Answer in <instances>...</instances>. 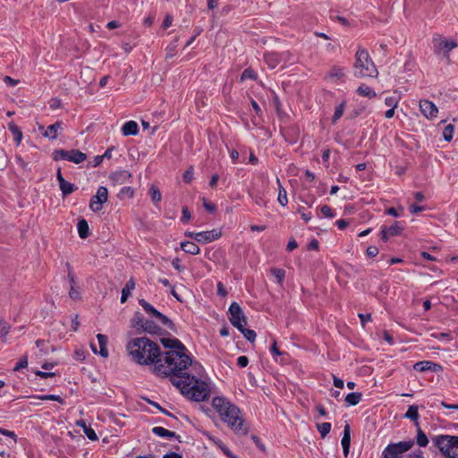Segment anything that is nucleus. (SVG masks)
<instances>
[{
    "mask_svg": "<svg viewBox=\"0 0 458 458\" xmlns=\"http://www.w3.org/2000/svg\"><path fill=\"white\" fill-rule=\"evenodd\" d=\"M162 344L168 351L162 354L164 363H159L156 368H152V371L158 377L171 375L173 371H180L182 369H188L191 366V369H202V366L198 362H192L190 355L187 353L186 347L182 342L176 338H162Z\"/></svg>",
    "mask_w": 458,
    "mask_h": 458,
    "instance_id": "nucleus-1",
    "label": "nucleus"
},
{
    "mask_svg": "<svg viewBox=\"0 0 458 458\" xmlns=\"http://www.w3.org/2000/svg\"><path fill=\"white\" fill-rule=\"evenodd\" d=\"M203 369L199 370L191 369V366L188 369H182L180 371H173L171 375H165L163 377H169L174 386L180 389L181 393L187 398L195 402L205 401L209 397L210 390L208 385L192 375L194 371L198 376H201Z\"/></svg>",
    "mask_w": 458,
    "mask_h": 458,
    "instance_id": "nucleus-2",
    "label": "nucleus"
},
{
    "mask_svg": "<svg viewBox=\"0 0 458 458\" xmlns=\"http://www.w3.org/2000/svg\"><path fill=\"white\" fill-rule=\"evenodd\" d=\"M130 358L140 365H153L164 363L160 348L157 343L148 337H135L126 344Z\"/></svg>",
    "mask_w": 458,
    "mask_h": 458,
    "instance_id": "nucleus-3",
    "label": "nucleus"
},
{
    "mask_svg": "<svg viewBox=\"0 0 458 458\" xmlns=\"http://www.w3.org/2000/svg\"><path fill=\"white\" fill-rule=\"evenodd\" d=\"M212 406L228 427L234 429H242L244 427L245 418L243 412L225 397L216 396L213 398Z\"/></svg>",
    "mask_w": 458,
    "mask_h": 458,
    "instance_id": "nucleus-4",
    "label": "nucleus"
},
{
    "mask_svg": "<svg viewBox=\"0 0 458 458\" xmlns=\"http://www.w3.org/2000/svg\"><path fill=\"white\" fill-rule=\"evenodd\" d=\"M353 74L357 78H376L378 75V71L373 60L364 48L359 47L356 51Z\"/></svg>",
    "mask_w": 458,
    "mask_h": 458,
    "instance_id": "nucleus-5",
    "label": "nucleus"
},
{
    "mask_svg": "<svg viewBox=\"0 0 458 458\" xmlns=\"http://www.w3.org/2000/svg\"><path fill=\"white\" fill-rule=\"evenodd\" d=\"M435 445L446 457L458 458V437L441 435L434 439Z\"/></svg>",
    "mask_w": 458,
    "mask_h": 458,
    "instance_id": "nucleus-6",
    "label": "nucleus"
},
{
    "mask_svg": "<svg viewBox=\"0 0 458 458\" xmlns=\"http://www.w3.org/2000/svg\"><path fill=\"white\" fill-rule=\"evenodd\" d=\"M434 53L437 55H442L446 61L450 62V52L457 47L454 40H448L442 36L433 38Z\"/></svg>",
    "mask_w": 458,
    "mask_h": 458,
    "instance_id": "nucleus-7",
    "label": "nucleus"
},
{
    "mask_svg": "<svg viewBox=\"0 0 458 458\" xmlns=\"http://www.w3.org/2000/svg\"><path fill=\"white\" fill-rule=\"evenodd\" d=\"M55 161L68 160L74 164H81L86 160L87 156L79 149H72L70 151L65 149H56L52 154Z\"/></svg>",
    "mask_w": 458,
    "mask_h": 458,
    "instance_id": "nucleus-8",
    "label": "nucleus"
},
{
    "mask_svg": "<svg viewBox=\"0 0 458 458\" xmlns=\"http://www.w3.org/2000/svg\"><path fill=\"white\" fill-rule=\"evenodd\" d=\"M228 318L231 324L237 329H242V326L247 325V318L237 302H233L229 306Z\"/></svg>",
    "mask_w": 458,
    "mask_h": 458,
    "instance_id": "nucleus-9",
    "label": "nucleus"
},
{
    "mask_svg": "<svg viewBox=\"0 0 458 458\" xmlns=\"http://www.w3.org/2000/svg\"><path fill=\"white\" fill-rule=\"evenodd\" d=\"M139 304L149 316L156 318L163 326L166 327L169 329H174V324L173 323V321L170 318H168L165 315L159 312L147 301H145L144 299H140Z\"/></svg>",
    "mask_w": 458,
    "mask_h": 458,
    "instance_id": "nucleus-10",
    "label": "nucleus"
},
{
    "mask_svg": "<svg viewBox=\"0 0 458 458\" xmlns=\"http://www.w3.org/2000/svg\"><path fill=\"white\" fill-rule=\"evenodd\" d=\"M412 445L411 441L389 445L384 451V458H401V455Z\"/></svg>",
    "mask_w": 458,
    "mask_h": 458,
    "instance_id": "nucleus-11",
    "label": "nucleus"
},
{
    "mask_svg": "<svg viewBox=\"0 0 458 458\" xmlns=\"http://www.w3.org/2000/svg\"><path fill=\"white\" fill-rule=\"evenodd\" d=\"M108 191L105 186H99L96 195H93L89 201V208L93 212H98L102 209V205L107 201Z\"/></svg>",
    "mask_w": 458,
    "mask_h": 458,
    "instance_id": "nucleus-12",
    "label": "nucleus"
},
{
    "mask_svg": "<svg viewBox=\"0 0 458 458\" xmlns=\"http://www.w3.org/2000/svg\"><path fill=\"white\" fill-rule=\"evenodd\" d=\"M419 106L426 118L432 120L437 116L438 109L432 101L422 99L420 101Z\"/></svg>",
    "mask_w": 458,
    "mask_h": 458,
    "instance_id": "nucleus-13",
    "label": "nucleus"
},
{
    "mask_svg": "<svg viewBox=\"0 0 458 458\" xmlns=\"http://www.w3.org/2000/svg\"><path fill=\"white\" fill-rule=\"evenodd\" d=\"M413 369L416 371L420 372H426V371H432L435 373H439L443 371L442 365L438 363H435L431 360H421L418 361L413 365Z\"/></svg>",
    "mask_w": 458,
    "mask_h": 458,
    "instance_id": "nucleus-14",
    "label": "nucleus"
},
{
    "mask_svg": "<svg viewBox=\"0 0 458 458\" xmlns=\"http://www.w3.org/2000/svg\"><path fill=\"white\" fill-rule=\"evenodd\" d=\"M222 235L221 230L213 229L210 231L199 232L196 234V241L202 244L208 243L219 239Z\"/></svg>",
    "mask_w": 458,
    "mask_h": 458,
    "instance_id": "nucleus-15",
    "label": "nucleus"
},
{
    "mask_svg": "<svg viewBox=\"0 0 458 458\" xmlns=\"http://www.w3.org/2000/svg\"><path fill=\"white\" fill-rule=\"evenodd\" d=\"M403 230V225L401 222L396 221L389 227H381V238L384 242H387L391 236H396L401 234Z\"/></svg>",
    "mask_w": 458,
    "mask_h": 458,
    "instance_id": "nucleus-16",
    "label": "nucleus"
},
{
    "mask_svg": "<svg viewBox=\"0 0 458 458\" xmlns=\"http://www.w3.org/2000/svg\"><path fill=\"white\" fill-rule=\"evenodd\" d=\"M131 174L126 170H119L111 174L109 176L110 181L114 185L124 184L130 182Z\"/></svg>",
    "mask_w": 458,
    "mask_h": 458,
    "instance_id": "nucleus-17",
    "label": "nucleus"
},
{
    "mask_svg": "<svg viewBox=\"0 0 458 458\" xmlns=\"http://www.w3.org/2000/svg\"><path fill=\"white\" fill-rule=\"evenodd\" d=\"M63 122L56 121L55 123L47 126L45 131L42 132L43 136L50 140H55L58 137V132L63 130Z\"/></svg>",
    "mask_w": 458,
    "mask_h": 458,
    "instance_id": "nucleus-18",
    "label": "nucleus"
},
{
    "mask_svg": "<svg viewBox=\"0 0 458 458\" xmlns=\"http://www.w3.org/2000/svg\"><path fill=\"white\" fill-rule=\"evenodd\" d=\"M97 338H98L99 349H100L98 353L104 358L107 357L108 356V350L106 348V344H107V341H108L107 336L105 335H102V334H98ZM91 348L95 353H98L97 348L94 344H91Z\"/></svg>",
    "mask_w": 458,
    "mask_h": 458,
    "instance_id": "nucleus-19",
    "label": "nucleus"
},
{
    "mask_svg": "<svg viewBox=\"0 0 458 458\" xmlns=\"http://www.w3.org/2000/svg\"><path fill=\"white\" fill-rule=\"evenodd\" d=\"M140 328L148 334L157 335L160 332V327L152 320L140 318Z\"/></svg>",
    "mask_w": 458,
    "mask_h": 458,
    "instance_id": "nucleus-20",
    "label": "nucleus"
},
{
    "mask_svg": "<svg viewBox=\"0 0 458 458\" xmlns=\"http://www.w3.org/2000/svg\"><path fill=\"white\" fill-rule=\"evenodd\" d=\"M122 133L123 136L137 135L139 133L138 123L134 121H128L124 123L122 127Z\"/></svg>",
    "mask_w": 458,
    "mask_h": 458,
    "instance_id": "nucleus-21",
    "label": "nucleus"
},
{
    "mask_svg": "<svg viewBox=\"0 0 458 458\" xmlns=\"http://www.w3.org/2000/svg\"><path fill=\"white\" fill-rule=\"evenodd\" d=\"M356 93L359 96L365 97L368 98H374L377 97L375 90L366 84H361L356 89Z\"/></svg>",
    "mask_w": 458,
    "mask_h": 458,
    "instance_id": "nucleus-22",
    "label": "nucleus"
},
{
    "mask_svg": "<svg viewBox=\"0 0 458 458\" xmlns=\"http://www.w3.org/2000/svg\"><path fill=\"white\" fill-rule=\"evenodd\" d=\"M181 248L184 252L191 254V255H197L200 251L199 247L196 243H194L192 242H188V241L182 242Z\"/></svg>",
    "mask_w": 458,
    "mask_h": 458,
    "instance_id": "nucleus-23",
    "label": "nucleus"
},
{
    "mask_svg": "<svg viewBox=\"0 0 458 458\" xmlns=\"http://www.w3.org/2000/svg\"><path fill=\"white\" fill-rule=\"evenodd\" d=\"M135 288V281L133 278H131L125 284V286L122 290L121 295V302H126L128 297L131 295V291Z\"/></svg>",
    "mask_w": 458,
    "mask_h": 458,
    "instance_id": "nucleus-24",
    "label": "nucleus"
},
{
    "mask_svg": "<svg viewBox=\"0 0 458 458\" xmlns=\"http://www.w3.org/2000/svg\"><path fill=\"white\" fill-rule=\"evenodd\" d=\"M78 233L81 239H86L89 234V228L88 222L85 219H81L77 225Z\"/></svg>",
    "mask_w": 458,
    "mask_h": 458,
    "instance_id": "nucleus-25",
    "label": "nucleus"
},
{
    "mask_svg": "<svg viewBox=\"0 0 458 458\" xmlns=\"http://www.w3.org/2000/svg\"><path fill=\"white\" fill-rule=\"evenodd\" d=\"M404 417L413 420L415 422V426L418 428V429H420V426H419V422H418V418H419L418 406H416V405L409 406Z\"/></svg>",
    "mask_w": 458,
    "mask_h": 458,
    "instance_id": "nucleus-26",
    "label": "nucleus"
},
{
    "mask_svg": "<svg viewBox=\"0 0 458 458\" xmlns=\"http://www.w3.org/2000/svg\"><path fill=\"white\" fill-rule=\"evenodd\" d=\"M59 187L63 196L64 197L72 194L77 190V187L73 183H71L65 180L59 183Z\"/></svg>",
    "mask_w": 458,
    "mask_h": 458,
    "instance_id": "nucleus-27",
    "label": "nucleus"
},
{
    "mask_svg": "<svg viewBox=\"0 0 458 458\" xmlns=\"http://www.w3.org/2000/svg\"><path fill=\"white\" fill-rule=\"evenodd\" d=\"M8 129L13 135L14 141L16 142L17 145H19L22 140L21 131L14 123H10L8 124Z\"/></svg>",
    "mask_w": 458,
    "mask_h": 458,
    "instance_id": "nucleus-28",
    "label": "nucleus"
},
{
    "mask_svg": "<svg viewBox=\"0 0 458 458\" xmlns=\"http://www.w3.org/2000/svg\"><path fill=\"white\" fill-rule=\"evenodd\" d=\"M350 443H351L350 431H344V437L341 441V445H342L343 452H344V454L345 457H347L348 454H349Z\"/></svg>",
    "mask_w": 458,
    "mask_h": 458,
    "instance_id": "nucleus-29",
    "label": "nucleus"
},
{
    "mask_svg": "<svg viewBox=\"0 0 458 458\" xmlns=\"http://www.w3.org/2000/svg\"><path fill=\"white\" fill-rule=\"evenodd\" d=\"M277 182L279 184L277 200L283 207H285L288 203L287 192L281 185L279 179H277Z\"/></svg>",
    "mask_w": 458,
    "mask_h": 458,
    "instance_id": "nucleus-30",
    "label": "nucleus"
},
{
    "mask_svg": "<svg viewBox=\"0 0 458 458\" xmlns=\"http://www.w3.org/2000/svg\"><path fill=\"white\" fill-rule=\"evenodd\" d=\"M361 396V394L359 392L349 393L345 397V401L349 405H356L360 402Z\"/></svg>",
    "mask_w": 458,
    "mask_h": 458,
    "instance_id": "nucleus-31",
    "label": "nucleus"
},
{
    "mask_svg": "<svg viewBox=\"0 0 458 458\" xmlns=\"http://www.w3.org/2000/svg\"><path fill=\"white\" fill-rule=\"evenodd\" d=\"M257 78H258V74L256 73V72L254 70H252L251 68H247L242 72V73L241 75V81H244L247 80L256 81Z\"/></svg>",
    "mask_w": 458,
    "mask_h": 458,
    "instance_id": "nucleus-32",
    "label": "nucleus"
},
{
    "mask_svg": "<svg viewBox=\"0 0 458 458\" xmlns=\"http://www.w3.org/2000/svg\"><path fill=\"white\" fill-rule=\"evenodd\" d=\"M243 336L250 343H253L256 339V333L254 330L245 328V326H242V329H238Z\"/></svg>",
    "mask_w": 458,
    "mask_h": 458,
    "instance_id": "nucleus-33",
    "label": "nucleus"
},
{
    "mask_svg": "<svg viewBox=\"0 0 458 458\" xmlns=\"http://www.w3.org/2000/svg\"><path fill=\"white\" fill-rule=\"evenodd\" d=\"M344 106H345L344 102H342L340 105H338L335 107L334 116L332 118L333 123H335L342 117V115L344 112Z\"/></svg>",
    "mask_w": 458,
    "mask_h": 458,
    "instance_id": "nucleus-34",
    "label": "nucleus"
},
{
    "mask_svg": "<svg viewBox=\"0 0 458 458\" xmlns=\"http://www.w3.org/2000/svg\"><path fill=\"white\" fill-rule=\"evenodd\" d=\"M11 326L4 320H0V339L5 340V336L10 332Z\"/></svg>",
    "mask_w": 458,
    "mask_h": 458,
    "instance_id": "nucleus-35",
    "label": "nucleus"
},
{
    "mask_svg": "<svg viewBox=\"0 0 458 458\" xmlns=\"http://www.w3.org/2000/svg\"><path fill=\"white\" fill-rule=\"evenodd\" d=\"M454 127L453 124H447L443 131V138L445 141H451L454 137Z\"/></svg>",
    "mask_w": 458,
    "mask_h": 458,
    "instance_id": "nucleus-36",
    "label": "nucleus"
},
{
    "mask_svg": "<svg viewBox=\"0 0 458 458\" xmlns=\"http://www.w3.org/2000/svg\"><path fill=\"white\" fill-rule=\"evenodd\" d=\"M149 195L154 202H159L161 200V192L158 188L152 185L149 189Z\"/></svg>",
    "mask_w": 458,
    "mask_h": 458,
    "instance_id": "nucleus-37",
    "label": "nucleus"
},
{
    "mask_svg": "<svg viewBox=\"0 0 458 458\" xmlns=\"http://www.w3.org/2000/svg\"><path fill=\"white\" fill-rule=\"evenodd\" d=\"M328 76L331 78H337V79L343 78L344 76V68L337 67V66L333 67L330 70Z\"/></svg>",
    "mask_w": 458,
    "mask_h": 458,
    "instance_id": "nucleus-38",
    "label": "nucleus"
},
{
    "mask_svg": "<svg viewBox=\"0 0 458 458\" xmlns=\"http://www.w3.org/2000/svg\"><path fill=\"white\" fill-rule=\"evenodd\" d=\"M133 195H134V191L131 187H129V186L123 187L118 193L119 198H123V197L132 198Z\"/></svg>",
    "mask_w": 458,
    "mask_h": 458,
    "instance_id": "nucleus-39",
    "label": "nucleus"
},
{
    "mask_svg": "<svg viewBox=\"0 0 458 458\" xmlns=\"http://www.w3.org/2000/svg\"><path fill=\"white\" fill-rule=\"evenodd\" d=\"M398 103H399V99L394 96L386 97L385 98L386 106H389L390 108H396L398 106Z\"/></svg>",
    "mask_w": 458,
    "mask_h": 458,
    "instance_id": "nucleus-40",
    "label": "nucleus"
},
{
    "mask_svg": "<svg viewBox=\"0 0 458 458\" xmlns=\"http://www.w3.org/2000/svg\"><path fill=\"white\" fill-rule=\"evenodd\" d=\"M428 443V437L424 434L423 431H418L417 434V444L420 446H426Z\"/></svg>",
    "mask_w": 458,
    "mask_h": 458,
    "instance_id": "nucleus-41",
    "label": "nucleus"
},
{
    "mask_svg": "<svg viewBox=\"0 0 458 458\" xmlns=\"http://www.w3.org/2000/svg\"><path fill=\"white\" fill-rule=\"evenodd\" d=\"M272 274L277 279V282L279 284L282 283V281L284 280V276H285L284 270H283L281 268H274V269H272Z\"/></svg>",
    "mask_w": 458,
    "mask_h": 458,
    "instance_id": "nucleus-42",
    "label": "nucleus"
},
{
    "mask_svg": "<svg viewBox=\"0 0 458 458\" xmlns=\"http://www.w3.org/2000/svg\"><path fill=\"white\" fill-rule=\"evenodd\" d=\"M219 446V449L228 457V458H238L236 455H234L230 450L229 448L222 444L221 442H217L216 443Z\"/></svg>",
    "mask_w": 458,
    "mask_h": 458,
    "instance_id": "nucleus-43",
    "label": "nucleus"
},
{
    "mask_svg": "<svg viewBox=\"0 0 458 458\" xmlns=\"http://www.w3.org/2000/svg\"><path fill=\"white\" fill-rule=\"evenodd\" d=\"M321 213L324 215V216L329 217V218H332L335 216L333 209L327 205H324L321 207Z\"/></svg>",
    "mask_w": 458,
    "mask_h": 458,
    "instance_id": "nucleus-44",
    "label": "nucleus"
},
{
    "mask_svg": "<svg viewBox=\"0 0 458 458\" xmlns=\"http://www.w3.org/2000/svg\"><path fill=\"white\" fill-rule=\"evenodd\" d=\"M191 217V215L190 210L188 209L187 207H183L182 210V217H181L182 223L185 224V223L189 222Z\"/></svg>",
    "mask_w": 458,
    "mask_h": 458,
    "instance_id": "nucleus-45",
    "label": "nucleus"
},
{
    "mask_svg": "<svg viewBox=\"0 0 458 458\" xmlns=\"http://www.w3.org/2000/svg\"><path fill=\"white\" fill-rule=\"evenodd\" d=\"M193 168L190 167L184 172L182 175L183 181L187 183L191 182L193 179Z\"/></svg>",
    "mask_w": 458,
    "mask_h": 458,
    "instance_id": "nucleus-46",
    "label": "nucleus"
},
{
    "mask_svg": "<svg viewBox=\"0 0 458 458\" xmlns=\"http://www.w3.org/2000/svg\"><path fill=\"white\" fill-rule=\"evenodd\" d=\"M27 366H28V360H27V358L25 357V358H23V359L20 360L16 363V365H15V366H14V368H13V370H14V371H18V370H20V369H21L26 368Z\"/></svg>",
    "mask_w": 458,
    "mask_h": 458,
    "instance_id": "nucleus-47",
    "label": "nucleus"
},
{
    "mask_svg": "<svg viewBox=\"0 0 458 458\" xmlns=\"http://www.w3.org/2000/svg\"><path fill=\"white\" fill-rule=\"evenodd\" d=\"M203 207L207 211L210 213H214L216 210V206L212 202L207 201L206 199H204Z\"/></svg>",
    "mask_w": 458,
    "mask_h": 458,
    "instance_id": "nucleus-48",
    "label": "nucleus"
},
{
    "mask_svg": "<svg viewBox=\"0 0 458 458\" xmlns=\"http://www.w3.org/2000/svg\"><path fill=\"white\" fill-rule=\"evenodd\" d=\"M366 253L369 258H374L378 254V249L376 246H369L367 249Z\"/></svg>",
    "mask_w": 458,
    "mask_h": 458,
    "instance_id": "nucleus-49",
    "label": "nucleus"
},
{
    "mask_svg": "<svg viewBox=\"0 0 458 458\" xmlns=\"http://www.w3.org/2000/svg\"><path fill=\"white\" fill-rule=\"evenodd\" d=\"M248 363H249V359L247 356L242 355V356L238 357L237 364L239 367L245 368V367H247Z\"/></svg>",
    "mask_w": 458,
    "mask_h": 458,
    "instance_id": "nucleus-50",
    "label": "nucleus"
},
{
    "mask_svg": "<svg viewBox=\"0 0 458 458\" xmlns=\"http://www.w3.org/2000/svg\"><path fill=\"white\" fill-rule=\"evenodd\" d=\"M173 267L177 271H182L184 267L181 265V259L179 258H175L172 260Z\"/></svg>",
    "mask_w": 458,
    "mask_h": 458,
    "instance_id": "nucleus-51",
    "label": "nucleus"
},
{
    "mask_svg": "<svg viewBox=\"0 0 458 458\" xmlns=\"http://www.w3.org/2000/svg\"><path fill=\"white\" fill-rule=\"evenodd\" d=\"M251 439L254 441V443L256 444V445L259 448L260 451L262 452H266V447L265 445L261 443V441L259 440V438L256 436V435H251Z\"/></svg>",
    "mask_w": 458,
    "mask_h": 458,
    "instance_id": "nucleus-52",
    "label": "nucleus"
},
{
    "mask_svg": "<svg viewBox=\"0 0 458 458\" xmlns=\"http://www.w3.org/2000/svg\"><path fill=\"white\" fill-rule=\"evenodd\" d=\"M359 318L360 319V323H361L362 327H364L367 322L371 320V315L369 313H367V314L360 313Z\"/></svg>",
    "mask_w": 458,
    "mask_h": 458,
    "instance_id": "nucleus-53",
    "label": "nucleus"
},
{
    "mask_svg": "<svg viewBox=\"0 0 458 458\" xmlns=\"http://www.w3.org/2000/svg\"><path fill=\"white\" fill-rule=\"evenodd\" d=\"M36 375L38 376L40 378H47V377H54L55 374L54 372H45V371H37L36 372Z\"/></svg>",
    "mask_w": 458,
    "mask_h": 458,
    "instance_id": "nucleus-54",
    "label": "nucleus"
},
{
    "mask_svg": "<svg viewBox=\"0 0 458 458\" xmlns=\"http://www.w3.org/2000/svg\"><path fill=\"white\" fill-rule=\"evenodd\" d=\"M43 400H53V401H57L59 403H62L63 402V399L61 398V396L59 395H55V394H47V395H44L42 397Z\"/></svg>",
    "mask_w": 458,
    "mask_h": 458,
    "instance_id": "nucleus-55",
    "label": "nucleus"
},
{
    "mask_svg": "<svg viewBox=\"0 0 458 458\" xmlns=\"http://www.w3.org/2000/svg\"><path fill=\"white\" fill-rule=\"evenodd\" d=\"M162 437H174L175 436L174 431H154Z\"/></svg>",
    "mask_w": 458,
    "mask_h": 458,
    "instance_id": "nucleus-56",
    "label": "nucleus"
},
{
    "mask_svg": "<svg viewBox=\"0 0 458 458\" xmlns=\"http://www.w3.org/2000/svg\"><path fill=\"white\" fill-rule=\"evenodd\" d=\"M335 225H337V227L340 229V230H344L347 227V225H349L348 221L347 220H344V219H339L335 222Z\"/></svg>",
    "mask_w": 458,
    "mask_h": 458,
    "instance_id": "nucleus-57",
    "label": "nucleus"
},
{
    "mask_svg": "<svg viewBox=\"0 0 458 458\" xmlns=\"http://www.w3.org/2000/svg\"><path fill=\"white\" fill-rule=\"evenodd\" d=\"M173 18L171 15L167 14L163 21V28L167 29L172 25Z\"/></svg>",
    "mask_w": 458,
    "mask_h": 458,
    "instance_id": "nucleus-58",
    "label": "nucleus"
},
{
    "mask_svg": "<svg viewBox=\"0 0 458 458\" xmlns=\"http://www.w3.org/2000/svg\"><path fill=\"white\" fill-rule=\"evenodd\" d=\"M69 295L72 299H79L80 297V293L75 289V286L73 285H71V289H70V292H69Z\"/></svg>",
    "mask_w": 458,
    "mask_h": 458,
    "instance_id": "nucleus-59",
    "label": "nucleus"
},
{
    "mask_svg": "<svg viewBox=\"0 0 458 458\" xmlns=\"http://www.w3.org/2000/svg\"><path fill=\"white\" fill-rule=\"evenodd\" d=\"M334 386L337 388L342 389L344 386V382L342 378L334 376Z\"/></svg>",
    "mask_w": 458,
    "mask_h": 458,
    "instance_id": "nucleus-60",
    "label": "nucleus"
},
{
    "mask_svg": "<svg viewBox=\"0 0 458 458\" xmlns=\"http://www.w3.org/2000/svg\"><path fill=\"white\" fill-rule=\"evenodd\" d=\"M386 214L394 217L400 216V212L395 208H389L386 209Z\"/></svg>",
    "mask_w": 458,
    "mask_h": 458,
    "instance_id": "nucleus-61",
    "label": "nucleus"
},
{
    "mask_svg": "<svg viewBox=\"0 0 458 458\" xmlns=\"http://www.w3.org/2000/svg\"><path fill=\"white\" fill-rule=\"evenodd\" d=\"M423 210H424V207H422V206L411 205L410 207V212L411 214H417V213H419L420 211H423Z\"/></svg>",
    "mask_w": 458,
    "mask_h": 458,
    "instance_id": "nucleus-62",
    "label": "nucleus"
},
{
    "mask_svg": "<svg viewBox=\"0 0 458 458\" xmlns=\"http://www.w3.org/2000/svg\"><path fill=\"white\" fill-rule=\"evenodd\" d=\"M270 352L275 356V355H281L282 352L278 350L277 346H276V342L274 341V343L272 344V345L270 346Z\"/></svg>",
    "mask_w": 458,
    "mask_h": 458,
    "instance_id": "nucleus-63",
    "label": "nucleus"
},
{
    "mask_svg": "<svg viewBox=\"0 0 458 458\" xmlns=\"http://www.w3.org/2000/svg\"><path fill=\"white\" fill-rule=\"evenodd\" d=\"M251 106H252V108L254 109L255 113L258 115L261 114V113H262L261 108L259 107V106L257 103V101H255L254 99H251Z\"/></svg>",
    "mask_w": 458,
    "mask_h": 458,
    "instance_id": "nucleus-64",
    "label": "nucleus"
}]
</instances>
